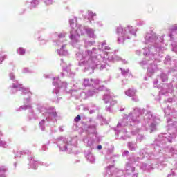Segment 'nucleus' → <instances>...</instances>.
Returning <instances> with one entry per match:
<instances>
[{
  "label": "nucleus",
  "instance_id": "1",
  "mask_svg": "<svg viewBox=\"0 0 177 177\" xmlns=\"http://www.w3.org/2000/svg\"><path fill=\"white\" fill-rule=\"evenodd\" d=\"M18 52H19V55H25L26 54V50H24L23 48H19Z\"/></svg>",
  "mask_w": 177,
  "mask_h": 177
},
{
  "label": "nucleus",
  "instance_id": "2",
  "mask_svg": "<svg viewBox=\"0 0 177 177\" xmlns=\"http://www.w3.org/2000/svg\"><path fill=\"white\" fill-rule=\"evenodd\" d=\"M70 38L72 41H75V42H78V40L75 38V35H71Z\"/></svg>",
  "mask_w": 177,
  "mask_h": 177
},
{
  "label": "nucleus",
  "instance_id": "3",
  "mask_svg": "<svg viewBox=\"0 0 177 177\" xmlns=\"http://www.w3.org/2000/svg\"><path fill=\"white\" fill-rule=\"evenodd\" d=\"M81 120V116L80 115H77V117L75 118V122H78Z\"/></svg>",
  "mask_w": 177,
  "mask_h": 177
},
{
  "label": "nucleus",
  "instance_id": "4",
  "mask_svg": "<svg viewBox=\"0 0 177 177\" xmlns=\"http://www.w3.org/2000/svg\"><path fill=\"white\" fill-rule=\"evenodd\" d=\"M6 59V55L4 56H0V62H2Z\"/></svg>",
  "mask_w": 177,
  "mask_h": 177
},
{
  "label": "nucleus",
  "instance_id": "5",
  "mask_svg": "<svg viewBox=\"0 0 177 177\" xmlns=\"http://www.w3.org/2000/svg\"><path fill=\"white\" fill-rule=\"evenodd\" d=\"M151 128H153V129H156V124H154V123L151 124Z\"/></svg>",
  "mask_w": 177,
  "mask_h": 177
},
{
  "label": "nucleus",
  "instance_id": "6",
  "mask_svg": "<svg viewBox=\"0 0 177 177\" xmlns=\"http://www.w3.org/2000/svg\"><path fill=\"white\" fill-rule=\"evenodd\" d=\"M97 149L98 150H102V145H98L97 146Z\"/></svg>",
  "mask_w": 177,
  "mask_h": 177
},
{
  "label": "nucleus",
  "instance_id": "7",
  "mask_svg": "<svg viewBox=\"0 0 177 177\" xmlns=\"http://www.w3.org/2000/svg\"><path fill=\"white\" fill-rule=\"evenodd\" d=\"M151 132H153V130L151 131Z\"/></svg>",
  "mask_w": 177,
  "mask_h": 177
},
{
  "label": "nucleus",
  "instance_id": "8",
  "mask_svg": "<svg viewBox=\"0 0 177 177\" xmlns=\"http://www.w3.org/2000/svg\"><path fill=\"white\" fill-rule=\"evenodd\" d=\"M59 37L60 38V35H59Z\"/></svg>",
  "mask_w": 177,
  "mask_h": 177
}]
</instances>
